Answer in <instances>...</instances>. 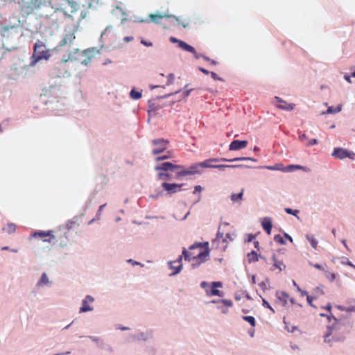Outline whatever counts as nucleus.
Returning <instances> with one entry per match:
<instances>
[{"label": "nucleus", "instance_id": "nucleus-13", "mask_svg": "<svg viewBox=\"0 0 355 355\" xmlns=\"http://www.w3.org/2000/svg\"><path fill=\"white\" fill-rule=\"evenodd\" d=\"M272 259L273 261V266L271 270L278 269L279 272L286 269V265L284 263L283 261L279 260L275 254H273L272 256Z\"/></svg>", "mask_w": 355, "mask_h": 355}, {"label": "nucleus", "instance_id": "nucleus-61", "mask_svg": "<svg viewBox=\"0 0 355 355\" xmlns=\"http://www.w3.org/2000/svg\"><path fill=\"white\" fill-rule=\"evenodd\" d=\"M297 291L301 293L302 296L307 295V292L305 291H302L299 286H297Z\"/></svg>", "mask_w": 355, "mask_h": 355}, {"label": "nucleus", "instance_id": "nucleus-26", "mask_svg": "<svg viewBox=\"0 0 355 355\" xmlns=\"http://www.w3.org/2000/svg\"><path fill=\"white\" fill-rule=\"evenodd\" d=\"M277 297L279 300L283 302V304L285 305L287 302V299L288 298V295L285 292H281L280 293H277Z\"/></svg>", "mask_w": 355, "mask_h": 355}, {"label": "nucleus", "instance_id": "nucleus-9", "mask_svg": "<svg viewBox=\"0 0 355 355\" xmlns=\"http://www.w3.org/2000/svg\"><path fill=\"white\" fill-rule=\"evenodd\" d=\"M161 187L163 190L166 191L167 194L171 195L178 191V184L176 183H168L167 182H162Z\"/></svg>", "mask_w": 355, "mask_h": 355}, {"label": "nucleus", "instance_id": "nucleus-12", "mask_svg": "<svg viewBox=\"0 0 355 355\" xmlns=\"http://www.w3.org/2000/svg\"><path fill=\"white\" fill-rule=\"evenodd\" d=\"M179 47L186 51L191 53L196 59L200 58V54L198 53L193 46L189 45L182 40H179Z\"/></svg>", "mask_w": 355, "mask_h": 355}, {"label": "nucleus", "instance_id": "nucleus-20", "mask_svg": "<svg viewBox=\"0 0 355 355\" xmlns=\"http://www.w3.org/2000/svg\"><path fill=\"white\" fill-rule=\"evenodd\" d=\"M159 108V106H157L153 101H148V114L150 115V113H155L156 111Z\"/></svg>", "mask_w": 355, "mask_h": 355}, {"label": "nucleus", "instance_id": "nucleus-19", "mask_svg": "<svg viewBox=\"0 0 355 355\" xmlns=\"http://www.w3.org/2000/svg\"><path fill=\"white\" fill-rule=\"evenodd\" d=\"M217 161H218V159H207V160H205L204 162H202L200 163L196 164V166H199V168H213L214 165L209 164V162H217Z\"/></svg>", "mask_w": 355, "mask_h": 355}, {"label": "nucleus", "instance_id": "nucleus-2", "mask_svg": "<svg viewBox=\"0 0 355 355\" xmlns=\"http://www.w3.org/2000/svg\"><path fill=\"white\" fill-rule=\"evenodd\" d=\"M178 168V165L171 162H162L157 164L155 167V170L157 171L158 181L167 182L171 180L172 175L170 172L174 171Z\"/></svg>", "mask_w": 355, "mask_h": 355}, {"label": "nucleus", "instance_id": "nucleus-59", "mask_svg": "<svg viewBox=\"0 0 355 355\" xmlns=\"http://www.w3.org/2000/svg\"><path fill=\"white\" fill-rule=\"evenodd\" d=\"M141 43L146 46H151L153 45L151 42H148L144 40H141Z\"/></svg>", "mask_w": 355, "mask_h": 355}, {"label": "nucleus", "instance_id": "nucleus-37", "mask_svg": "<svg viewBox=\"0 0 355 355\" xmlns=\"http://www.w3.org/2000/svg\"><path fill=\"white\" fill-rule=\"evenodd\" d=\"M89 338L94 343H96V344H99L98 346L101 347V348H103V343H100L101 342V339L98 337H96V336H89Z\"/></svg>", "mask_w": 355, "mask_h": 355}, {"label": "nucleus", "instance_id": "nucleus-58", "mask_svg": "<svg viewBox=\"0 0 355 355\" xmlns=\"http://www.w3.org/2000/svg\"><path fill=\"white\" fill-rule=\"evenodd\" d=\"M322 309H326L329 313L331 312V305L330 303H328L327 306L322 307Z\"/></svg>", "mask_w": 355, "mask_h": 355}, {"label": "nucleus", "instance_id": "nucleus-17", "mask_svg": "<svg viewBox=\"0 0 355 355\" xmlns=\"http://www.w3.org/2000/svg\"><path fill=\"white\" fill-rule=\"evenodd\" d=\"M261 225H262L263 230L267 232V234H270L271 229H272L271 219L268 217L263 218Z\"/></svg>", "mask_w": 355, "mask_h": 355}, {"label": "nucleus", "instance_id": "nucleus-48", "mask_svg": "<svg viewBox=\"0 0 355 355\" xmlns=\"http://www.w3.org/2000/svg\"><path fill=\"white\" fill-rule=\"evenodd\" d=\"M313 299V297H311V296L308 295H306V300H307V302L309 303V304L310 306L315 308V306L312 303Z\"/></svg>", "mask_w": 355, "mask_h": 355}, {"label": "nucleus", "instance_id": "nucleus-15", "mask_svg": "<svg viewBox=\"0 0 355 355\" xmlns=\"http://www.w3.org/2000/svg\"><path fill=\"white\" fill-rule=\"evenodd\" d=\"M339 331L336 332L333 331V334L329 336V339L331 340V344H329L330 346H332L334 343L336 342H343L345 339V335H340Z\"/></svg>", "mask_w": 355, "mask_h": 355}, {"label": "nucleus", "instance_id": "nucleus-64", "mask_svg": "<svg viewBox=\"0 0 355 355\" xmlns=\"http://www.w3.org/2000/svg\"><path fill=\"white\" fill-rule=\"evenodd\" d=\"M202 187L200 186V185H198V186H196L195 187V189H194V191L193 193H196V192H200L202 191Z\"/></svg>", "mask_w": 355, "mask_h": 355}, {"label": "nucleus", "instance_id": "nucleus-40", "mask_svg": "<svg viewBox=\"0 0 355 355\" xmlns=\"http://www.w3.org/2000/svg\"><path fill=\"white\" fill-rule=\"evenodd\" d=\"M75 38V36L73 35H67L64 38V44H67L68 42H71L73 39Z\"/></svg>", "mask_w": 355, "mask_h": 355}, {"label": "nucleus", "instance_id": "nucleus-3", "mask_svg": "<svg viewBox=\"0 0 355 355\" xmlns=\"http://www.w3.org/2000/svg\"><path fill=\"white\" fill-rule=\"evenodd\" d=\"M51 56L50 51L46 49L44 42L38 40L34 44L33 53L31 58V66H35L37 62L44 59L47 60Z\"/></svg>", "mask_w": 355, "mask_h": 355}, {"label": "nucleus", "instance_id": "nucleus-49", "mask_svg": "<svg viewBox=\"0 0 355 355\" xmlns=\"http://www.w3.org/2000/svg\"><path fill=\"white\" fill-rule=\"evenodd\" d=\"M262 301H263V305L265 307H266V308H268V309H270L272 311H273V312H274L273 309L270 306V304H268V302L265 299H262Z\"/></svg>", "mask_w": 355, "mask_h": 355}, {"label": "nucleus", "instance_id": "nucleus-21", "mask_svg": "<svg viewBox=\"0 0 355 355\" xmlns=\"http://www.w3.org/2000/svg\"><path fill=\"white\" fill-rule=\"evenodd\" d=\"M207 295H217L219 297L223 296V292L220 291V290L216 289V288L212 287L209 289H206Z\"/></svg>", "mask_w": 355, "mask_h": 355}, {"label": "nucleus", "instance_id": "nucleus-51", "mask_svg": "<svg viewBox=\"0 0 355 355\" xmlns=\"http://www.w3.org/2000/svg\"><path fill=\"white\" fill-rule=\"evenodd\" d=\"M211 285H212V287H214V288L221 287L222 283L220 282H213L211 283Z\"/></svg>", "mask_w": 355, "mask_h": 355}, {"label": "nucleus", "instance_id": "nucleus-25", "mask_svg": "<svg viewBox=\"0 0 355 355\" xmlns=\"http://www.w3.org/2000/svg\"><path fill=\"white\" fill-rule=\"evenodd\" d=\"M248 260L249 263L256 262L259 260V256L256 252L252 251L248 254Z\"/></svg>", "mask_w": 355, "mask_h": 355}, {"label": "nucleus", "instance_id": "nucleus-56", "mask_svg": "<svg viewBox=\"0 0 355 355\" xmlns=\"http://www.w3.org/2000/svg\"><path fill=\"white\" fill-rule=\"evenodd\" d=\"M210 74H211V76L212 77V78H214V80H221V78H219L216 73L211 72Z\"/></svg>", "mask_w": 355, "mask_h": 355}, {"label": "nucleus", "instance_id": "nucleus-62", "mask_svg": "<svg viewBox=\"0 0 355 355\" xmlns=\"http://www.w3.org/2000/svg\"><path fill=\"white\" fill-rule=\"evenodd\" d=\"M191 91H192V89H187V90H186V91L183 93V94H182V95H183V97H184V98L187 97V96L189 95V94H190V92H191Z\"/></svg>", "mask_w": 355, "mask_h": 355}, {"label": "nucleus", "instance_id": "nucleus-47", "mask_svg": "<svg viewBox=\"0 0 355 355\" xmlns=\"http://www.w3.org/2000/svg\"><path fill=\"white\" fill-rule=\"evenodd\" d=\"M105 205H106L105 204H103V205H101L99 207L98 210L97 214H96V219L97 220L99 219V216L101 215V213L103 209L105 207Z\"/></svg>", "mask_w": 355, "mask_h": 355}, {"label": "nucleus", "instance_id": "nucleus-4", "mask_svg": "<svg viewBox=\"0 0 355 355\" xmlns=\"http://www.w3.org/2000/svg\"><path fill=\"white\" fill-rule=\"evenodd\" d=\"M327 318L329 322H332L331 325L327 326V332L324 335V341L327 344H331V340L329 339V336L333 334V331H339L342 329L344 324L340 322V320L336 318L331 313L327 315Z\"/></svg>", "mask_w": 355, "mask_h": 355}, {"label": "nucleus", "instance_id": "nucleus-50", "mask_svg": "<svg viewBox=\"0 0 355 355\" xmlns=\"http://www.w3.org/2000/svg\"><path fill=\"white\" fill-rule=\"evenodd\" d=\"M213 168H216L220 171H224L225 168H227V165H214L213 166Z\"/></svg>", "mask_w": 355, "mask_h": 355}, {"label": "nucleus", "instance_id": "nucleus-57", "mask_svg": "<svg viewBox=\"0 0 355 355\" xmlns=\"http://www.w3.org/2000/svg\"><path fill=\"white\" fill-rule=\"evenodd\" d=\"M259 286L263 289V290H266L267 289V285H266V283L265 282H261V283H259Z\"/></svg>", "mask_w": 355, "mask_h": 355}, {"label": "nucleus", "instance_id": "nucleus-43", "mask_svg": "<svg viewBox=\"0 0 355 355\" xmlns=\"http://www.w3.org/2000/svg\"><path fill=\"white\" fill-rule=\"evenodd\" d=\"M220 302L223 303L225 306L230 307L232 306V302L230 300H221Z\"/></svg>", "mask_w": 355, "mask_h": 355}, {"label": "nucleus", "instance_id": "nucleus-35", "mask_svg": "<svg viewBox=\"0 0 355 355\" xmlns=\"http://www.w3.org/2000/svg\"><path fill=\"white\" fill-rule=\"evenodd\" d=\"M243 319L248 322L252 327L255 326V320L252 316H243Z\"/></svg>", "mask_w": 355, "mask_h": 355}, {"label": "nucleus", "instance_id": "nucleus-24", "mask_svg": "<svg viewBox=\"0 0 355 355\" xmlns=\"http://www.w3.org/2000/svg\"><path fill=\"white\" fill-rule=\"evenodd\" d=\"M16 225L14 223H8L6 227L3 228V231L8 234H12L15 232Z\"/></svg>", "mask_w": 355, "mask_h": 355}, {"label": "nucleus", "instance_id": "nucleus-7", "mask_svg": "<svg viewBox=\"0 0 355 355\" xmlns=\"http://www.w3.org/2000/svg\"><path fill=\"white\" fill-rule=\"evenodd\" d=\"M199 166H196V164L185 168L184 166H179V177L194 175L200 173Z\"/></svg>", "mask_w": 355, "mask_h": 355}, {"label": "nucleus", "instance_id": "nucleus-31", "mask_svg": "<svg viewBox=\"0 0 355 355\" xmlns=\"http://www.w3.org/2000/svg\"><path fill=\"white\" fill-rule=\"evenodd\" d=\"M298 139L300 142L305 144L308 141H309L308 139V137L304 133H302L301 131H298Z\"/></svg>", "mask_w": 355, "mask_h": 355}, {"label": "nucleus", "instance_id": "nucleus-23", "mask_svg": "<svg viewBox=\"0 0 355 355\" xmlns=\"http://www.w3.org/2000/svg\"><path fill=\"white\" fill-rule=\"evenodd\" d=\"M222 239L223 243L226 242V239H223V233L218 231L216 239L212 241V245H216V248H218L219 241Z\"/></svg>", "mask_w": 355, "mask_h": 355}, {"label": "nucleus", "instance_id": "nucleus-10", "mask_svg": "<svg viewBox=\"0 0 355 355\" xmlns=\"http://www.w3.org/2000/svg\"><path fill=\"white\" fill-rule=\"evenodd\" d=\"M248 141L247 140L239 141L234 140L229 146L230 150H239L247 146Z\"/></svg>", "mask_w": 355, "mask_h": 355}, {"label": "nucleus", "instance_id": "nucleus-27", "mask_svg": "<svg viewBox=\"0 0 355 355\" xmlns=\"http://www.w3.org/2000/svg\"><path fill=\"white\" fill-rule=\"evenodd\" d=\"M130 96L135 100H138L141 97V92L136 91L132 89L130 92Z\"/></svg>", "mask_w": 355, "mask_h": 355}, {"label": "nucleus", "instance_id": "nucleus-18", "mask_svg": "<svg viewBox=\"0 0 355 355\" xmlns=\"http://www.w3.org/2000/svg\"><path fill=\"white\" fill-rule=\"evenodd\" d=\"M241 160H250L254 162H257L256 159L252 158V157H236L234 159H225V158L220 159V161H223V162H235V161H241Z\"/></svg>", "mask_w": 355, "mask_h": 355}, {"label": "nucleus", "instance_id": "nucleus-29", "mask_svg": "<svg viewBox=\"0 0 355 355\" xmlns=\"http://www.w3.org/2000/svg\"><path fill=\"white\" fill-rule=\"evenodd\" d=\"M175 262H176V261H170L168 262L169 268L171 270H173V272L171 274H169V276H173V275L178 274V267L173 266V263H175Z\"/></svg>", "mask_w": 355, "mask_h": 355}, {"label": "nucleus", "instance_id": "nucleus-55", "mask_svg": "<svg viewBox=\"0 0 355 355\" xmlns=\"http://www.w3.org/2000/svg\"><path fill=\"white\" fill-rule=\"evenodd\" d=\"M200 285H201V286L202 288H205V290L206 289H209V284L207 282H201Z\"/></svg>", "mask_w": 355, "mask_h": 355}, {"label": "nucleus", "instance_id": "nucleus-46", "mask_svg": "<svg viewBox=\"0 0 355 355\" xmlns=\"http://www.w3.org/2000/svg\"><path fill=\"white\" fill-rule=\"evenodd\" d=\"M74 224H75V221L69 220L67 222V223L66 224V227H67V230L69 231L72 228V227Z\"/></svg>", "mask_w": 355, "mask_h": 355}, {"label": "nucleus", "instance_id": "nucleus-39", "mask_svg": "<svg viewBox=\"0 0 355 355\" xmlns=\"http://www.w3.org/2000/svg\"><path fill=\"white\" fill-rule=\"evenodd\" d=\"M285 211L288 214H292L294 216H297V214L299 213V210H297V209L293 210L291 208H285Z\"/></svg>", "mask_w": 355, "mask_h": 355}, {"label": "nucleus", "instance_id": "nucleus-14", "mask_svg": "<svg viewBox=\"0 0 355 355\" xmlns=\"http://www.w3.org/2000/svg\"><path fill=\"white\" fill-rule=\"evenodd\" d=\"M51 233H52L51 231H48V232L40 231V232H35L32 236H38L42 238L45 237V236H49V239H45L44 241L50 243V242H51L52 240L55 239L54 235H53Z\"/></svg>", "mask_w": 355, "mask_h": 355}, {"label": "nucleus", "instance_id": "nucleus-60", "mask_svg": "<svg viewBox=\"0 0 355 355\" xmlns=\"http://www.w3.org/2000/svg\"><path fill=\"white\" fill-rule=\"evenodd\" d=\"M345 311H347V312L355 311V306L346 307Z\"/></svg>", "mask_w": 355, "mask_h": 355}, {"label": "nucleus", "instance_id": "nucleus-36", "mask_svg": "<svg viewBox=\"0 0 355 355\" xmlns=\"http://www.w3.org/2000/svg\"><path fill=\"white\" fill-rule=\"evenodd\" d=\"M314 293L315 294V297H318L319 295H322L324 294V292L322 287L318 286L315 288Z\"/></svg>", "mask_w": 355, "mask_h": 355}, {"label": "nucleus", "instance_id": "nucleus-5", "mask_svg": "<svg viewBox=\"0 0 355 355\" xmlns=\"http://www.w3.org/2000/svg\"><path fill=\"white\" fill-rule=\"evenodd\" d=\"M332 156L336 158L340 159H343L346 157H349L351 159H355V153H353L352 151H349L343 148H334V150L332 153Z\"/></svg>", "mask_w": 355, "mask_h": 355}, {"label": "nucleus", "instance_id": "nucleus-52", "mask_svg": "<svg viewBox=\"0 0 355 355\" xmlns=\"http://www.w3.org/2000/svg\"><path fill=\"white\" fill-rule=\"evenodd\" d=\"M128 262L131 263L133 266H136V265L141 266H144L142 263L137 262L136 261H134L132 259L128 260Z\"/></svg>", "mask_w": 355, "mask_h": 355}, {"label": "nucleus", "instance_id": "nucleus-42", "mask_svg": "<svg viewBox=\"0 0 355 355\" xmlns=\"http://www.w3.org/2000/svg\"><path fill=\"white\" fill-rule=\"evenodd\" d=\"M189 141L190 142V146L189 145H187V146H188L187 148V150H189V151H192L193 150V148L192 147L195 146V143H194V138L193 137H189Z\"/></svg>", "mask_w": 355, "mask_h": 355}, {"label": "nucleus", "instance_id": "nucleus-1", "mask_svg": "<svg viewBox=\"0 0 355 355\" xmlns=\"http://www.w3.org/2000/svg\"><path fill=\"white\" fill-rule=\"evenodd\" d=\"M189 250L191 252L184 248L182 256L185 260H193V262L191 264L193 268H197L204 263L209 257L210 253L208 242L196 243L191 245Z\"/></svg>", "mask_w": 355, "mask_h": 355}, {"label": "nucleus", "instance_id": "nucleus-41", "mask_svg": "<svg viewBox=\"0 0 355 355\" xmlns=\"http://www.w3.org/2000/svg\"><path fill=\"white\" fill-rule=\"evenodd\" d=\"M175 80V75L173 73H170L167 76V85H171L173 83Z\"/></svg>", "mask_w": 355, "mask_h": 355}, {"label": "nucleus", "instance_id": "nucleus-30", "mask_svg": "<svg viewBox=\"0 0 355 355\" xmlns=\"http://www.w3.org/2000/svg\"><path fill=\"white\" fill-rule=\"evenodd\" d=\"M92 307L87 305V302L86 301L83 300V306L80 309V312H86V311H92Z\"/></svg>", "mask_w": 355, "mask_h": 355}, {"label": "nucleus", "instance_id": "nucleus-38", "mask_svg": "<svg viewBox=\"0 0 355 355\" xmlns=\"http://www.w3.org/2000/svg\"><path fill=\"white\" fill-rule=\"evenodd\" d=\"M150 18L152 21L157 23L160 19L163 18V17L159 15H150Z\"/></svg>", "mask_w": 355, "mask_h": 355}, {"label": "nucleus", "instance_id": "nucleus-6", "mask_svg": "<svg viewBox=\"0 0 355 355\" xmlns=\"http://www.w3.org/2000/svg\"><path fill=\"white\" fill-rule=\"evenodd\" d=\"M153 144L155 148L153 150V155H158L164 152L168 144V141L164 139H156L152 141Z\"/></svg>", "mask_w": 355, "mask_h": 355}, {"label": "nucleus", "instance_id": "nucleus-22", "mask_svg": "<svg viewBox=\"0 0 355 355\" xmlns=\"http://www.w3.org/2000/svg\"><path fill=\"white\" fill-rule=\"evenodd\" d=\"M342 110V105L339 104L336 109L333 107L330 106L325 112H322L321 114H334L336 112H340Z\"/></svg>", "mask_w": 355, "mask_h": 355}, {"label": "nucleus", "instance_id": "nucleus-63", "mask_svg": "<svg viewBox=\"0 0 355 355\" xmlns=\"http://www.w3.org/2000/svg\"><path fill=\"white\" fill-rule=\"evenodd\" d=\"M314 268H317V269H319V270H322L324 272V269L322 268V266L318 263H315V264H313V265Z\"/></svg>", "mask_w": 355, "mask_h": 355}, {"label": "nucleus", "instance_id": "nucleus-28", "mask_svg": "<svg viewBox=\"0 0 355 355\" xmlns=\"http://www.w3.org/2000/svg\"><path fill=\"white\" fill-rule=\"evenodd\" d=\"M243 191H244L243 189H242L241 191L239 193H238V194L232 193L231 195V200L233 202L241 201L243 198Z\"/></svg>", "mask_w": 355, "mask_h": 355}, {"label": "nucleus", "instance_id": "nucleus-8", "mask_svg": "<svg viewBox=\"0 0 355 355\" xmlns=\"http://www.w3.org/2000/svg\"><path fill=\"white\" fill-rule=\"evenodd\" d=\"M275 100L277 103L276 106L280 110L291 111L295 106L294 103H288L286 101L277 96L275 97Z\"/></svg>", "mask_w": 355, "mask_h": 355}, {"label": "nucleus", "instance_id": "nucleus-45", "mask_svg": "<svg viewBox=\"0 0 355 355\" xmlns=\"http://www.w3.org/2000/svg\"><path fill=\"white\" fill-rule=\"evenodd\" d=\"M318 144V140L316 139H311L309 141H308L305 145L306 146H312V145H315V144Z\"/></svg>", "mask_w": 355, "mask_h": 355}, {"label": "nucleus", "instance_id": "nucleus-33", "mask_svg": "<svg viewBox=\"0 0 355 355\" xmlns=\"http://www.w3.org/2000/svg\"><path fill=\"white\" fill-rule=\"evenodd\" d=\"M274 241L281 245H284L286 244V241L285 240L283 239V237L279 235V234H277V235H275L274 236Z\"/></svg>", "mask_w": 355, "mask_h": 355}, {"label": "nucleus", "instance_id": "nucleus-34", "mask_svg": "<svg viewBox=\"0 0 355 355\" xmlns=\"http://www.w3.org/2000/svg\"><path fill=\"white\" fill-rule=\"evenodd\" d=\"M324 272L330 282H333L336 279V275L335 273L329 272L328 270H324Z\"/></svg>", "mask_w": 355, "mask_h": 355}, {"label": "nucleus", "instance_id": "nucleus-53", "mask_svg": "<svg viewBox=\"0 0 355 355\" xmlns=\"http://www.w3.org/2000/svg\"><path fill=\"white\" fill-rule=\"evenodd\" d=\"M83 301H86V302H92L94 301V298L90 295H87Z\"/></svg>", "mask_w": 355, "mask_h": 355}, {"label": "nucleus", "instance_id": "nucleus-32", "mask_svg": "<svg viewBox=\"0 0 355 355\" xmlns=\"http://www.w3.org/2000/svg\"><path fill=\"white\" fill-rule=\"evenodd\" d=\"M306 237L310 241L311 245H312V247L314 249H316L317 246H318V241H317V240L315 239H314V237L313 236L306 235Z\"/></svg>", "mask_w": 355, "mask_h": 355}, {"label": "nucleus", "instance_id": "nucleus-16", "mask_svg": "<svg viewBox=\"0 0 355 355\" xmlns=\"http://www.w3.org/2000/svg\"><path fill=\"white\" fill-rule=\"evenodd\" d=\"M51 282L49 281L46 274L45 272H43L41 275V277L40 280L37 282L36 286L37 288H42L44 286H49L51 285Z\"/></svg>", "mask_w": 355, "mask_h": 355}, {"label": "nucleus", "instance_id": "nucleus-44", "mask_svg": "<svg viewBox=\"0 0 355 355\" xmlns=\"http://www.w3.org/2000/svg\"><path fill=\"white\" fill-rule=\"evenodd\" d=\"M171 157V155H170V153H168L167 155H163V156H160V157H157L155 160L157 162H159V161H162V160H164V159H166L168 158Z\"/></svg>", "mask_w": 355, "mask_h": 355}, {"label": "nucleus", "instance_id": "nucleus-54", "mask_svg": "<svg viewBox=\"0 0 355 355\" xmlns=\"http://www.w3.org/2000/svg\"><path fill=\"white\" fill-rule=\"evenodd\" d=\"M247 167V166L239 164V165H227V168H243Z\"/></svg>", "mask_w": 355, "mask_h": 355}, {"label": "nucleus", "instance_id": "nucleus-11", "mask_svg": "<svg viewBox=\"0 0 355 355\" xmlns=\"http://www.w3.org/2000/svg\"><path fill=\"white\" fill-rule=\"evenodd\" d=\"M152 333L150 331L147 332H139L131 336V338L135 341H146L151 338Z\"/></svg>", "mask_w": 355, "mask_h": 355}]
</instances>
